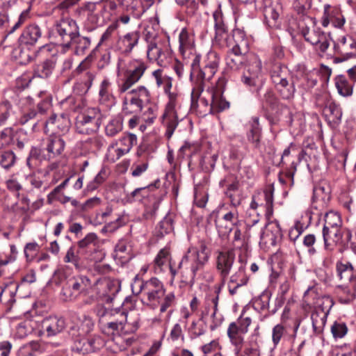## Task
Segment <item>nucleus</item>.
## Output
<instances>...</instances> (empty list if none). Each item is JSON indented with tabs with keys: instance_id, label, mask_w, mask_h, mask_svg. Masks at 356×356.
I'll return each instance as SVG.
<instances>
[{
	"instance_id": "36",
	"label": "nucleus",
	"mask_w": 356,
	"mask_h": 356,
	"mask_svg": "<svg viewBox=\"0 0 356 356\" xmlns=\"http://www.w3.org/2000/svg\"><path fill=\"white\" fill-rule=\"evenodd\" d=\"M250 62L248 72L250 74V77H246V85H256L255 78L258 77L261 70V63L259 59L254 56L250 55Z\"/></svg>"
},
{
	"instance_id": "30",
	"label": "nucleus",
	"mask_w": 356,
	"mask_h": 356,
	"mask_svg": "<svg viewBox=\"0 0 356 356\" xmlns=\"http://www.w3.org/2000/svg\"><path fill=\"white\" fill-rule=\"evenodd\" d=\"M92 285L90 279L84 275L74 277L71 284L72 289L78 292L79 295L92 293Z\"/></svg>"
},
{
	"instance_id": "26",
	"label": "nucleus",
	"mask_w": 356,
	"mask_h": 356,
	"mask_svg": "<svg viewBox=\"0 0 356 356\" xmlns=\"http://www.w3.org/2000/svg\"><path fill=\"white\" fill-rule=\"evenodd\" d=\"M337 293L340 303L344 305L350 303L356 296V282L350 283L348 286H339Z\"/></svg>"
},
{
	"instance_id": "50",
	"label": "nucleus",
	"mask_w": 356,
	"mask_h": 356,
	"mask_svg": "<svg viewBox=\"0 0 356 356\" xmlns=\"http://www.w3.org/2000/svg\"><path fill=\"white\" fill-rule=\"evenodd\" d=\"M40 344L38 341H32L20 347L18 356H35L39 350Z\"/></svg>"
},
{
	"instance_id": "17",
	"label": "nucleus",
	"mask_w": 356,
	"mask_h": 356,
	"mask_svg": "<svg viewBox=\"0 0 356 356\" xmlns=\"http://www.w3.org/2000/svg\"><path fill=\"white\" fill-rule=\"evenodd\" d=\"M305 39L316 47V49L324 53L330 46V38L319 29L308 31L304 33Z\"/></svg>"
},
{
	"instance_id": "16",
	"label": "nucleus",
	"mask_w": 356,
	"mask_h": 356,
	"mask_svg": "<svg viewBox=\"0 0 356 356\" xmlns=\"http://www.w3.org/2000/svg\"><path fill=\"white\" fill-rule=\"evenodd\" d=\"M282 232L277 221L268 222L261 236V243L267 246H275L282 238Z\"/></svg>"
},
{
	"instance_id": "7",
	"label": "nucleus",
	"mask_w": 356,
	"mask_h": 356,
	"mask_svg": "<svg viewBox=\"0 0 356 356\" xmlns=\"http://www.w3.org/2000/svg\"><path fill=\"white\" fill-rule=\"evenodd\" d=\"M122 99V111L126 114L140 113L145 103L150 101L151 95L148 89L140 86L136 88L129 90Z\"/></svg>"
},
{
	"instance_id": "23",
	"label": "nucleus",
	"mask_w": 356,
	"mask_h": 356,
	"mask_svg": "<svg viewBox=\"0 0 356 356\" xmlns=\"http://www.w3.org/2000/svg\"><path fill=\"white\" fill-rule=\"evenodd\" d=\"M65 146V141L60 136L50 135L45 141V149L47 151L49 159H54L60 155Z\"/></svg>"
},
{
	"instance_id": "10",
	"label": "nucleus",
	"mask_w": 356,
	"mask_h": 356,
	"mask_svg": "<svg viewBox=\"0 0 356 356\" xmlns=\"http://www.w3.org/2000/svg\"><path fill=\"white\" fill-rule=\"evenodd\" d=\"M103 115L98 108H90L77 116L75 123L76 131L81 134H90L97 131L102 124Z\"/></svg>"
},
{
	"instance_id": "48",
	"label": "nucleus",
	"mask_w": 356,
	"mask_h": 356,
	"mask_svg": "<svg viewBox=\"0 0 356 356\" xmlns=\"http://www.w3.org/2000/svg\"><path fill=\"white\" fill-rule=\"evenodd\" d=\"M330 197V192L326 191L322 186H315L313 189L312 200L315 202H321L323 205L326 204Z\"/></svg>"
},
{
	"instance_id": "35",
	"label": "nucleus",
	"mask_w": 356,
	"mask_h": 356,
	"mask_svg": "<svg viewBox=\"0 0 356 356\" xmlns=\"http://www.w3.org/2000/svg\"><path fill=\"white\" fill-rule=\"evenodd\" d=\"M341 225H343V221L339 213L330 211L324 216V224L322 231L327 232L330 229L339 227Z\"/></svg>"
},
{
	"instance_id": "15",
	"label": "nucleus",
	"mask_w": 356,
	"mask_h": 356,
	"mask_svg": "<svg viewBox=\"0 0 356 356\" xmlns=\"http://www.w3.org/2000/svg\"><path fill=\"white\" fill-rule=\"evenodd\" d=\"M345 22L346 19L342 15L339 7H332L329 4L324 5L321 21L323 27H327L330 23H332L334 27L340 29L343 26Z\"/></svg>"
},
{
	"instance_id": "5",
	"label": "nucleus",
	"mask_w": 356,
	"mask_h": 356,
	"mask_svg": "<svg viewBox=\"0 0 356 356\" xmlns=\"http://www.w3.org/2000/svg\"><path fill=\"white\" fill-rule=\"evenodd\" d=\"M172 85V79L168 76L163 82V85L161 86L168 97V102L162 115V122L166 127V136L168 138H170L172 136L178 125L177 108L179 104L177 95L170 92Z\"/></svg>"
},
{
	"instance_id": "24",
	"label": "nucleus",
	"mask_w": 356,
	"mask_h": 356,
	"mask_svg": "<svg viewBox=\"0 0 356 356\" xmlns=\"http://www.w3.org/2000/svg\"><path fill=\"white\" fill-rule=\"evenodd\" d=\"M127 3V10L133 17L139 19L144 13L154 3V0H124Z\"/></svg>"
},
{
	"instance_id": "2",
	"label": "nucleus",
	"mask_w": 356,
	"mask_h": 356,
	"mask_svg": "<svg viewBox=\"0 0 356 356\" xmlns=\"http://www.w3.org/2000/svg\"><path fill=\"white\" fill-rule=\"evenodd\" d=\"M94 312L99 318L98 324L101 332L112 337L115 343L122 341L121 334L124 333L127 314L121 310L108 309L103 305H97Z\"/></svg>"
},
{
	"instance_id": "14",
	"label": "nucleus",
	"mask_w": 356,
	"mask_h": 356,
	"mask_svg": "<svg viewBox=\"0 0 356 356\" xmlns=\"http://www.w3.org/2000/svg\"><path fill=\"white\" fill-rule=\"evenodd\" d=\"M119 290L118 283L113 280L106 278L97 280L92 285V294L91 299L95 300L98 297L110 296L115 295Z\"/></svg>"
},
{
	"instance_id": "13",
	"label": "nucleus",
	"mask_w": 356,
	"mask_h": 356,
	"mask_svg": "<svg viewBox=\"0 0 356 356\" xmlns=\"http://www.w3.org/2000/svg\"><path fill=\"white\" fill-rule=\"evenodd\" d=\"M322 234L326 250L330 248V241L342 250L347 249L352 238L350 230L343 225L330 229L327 232L322 231Z\"/></svg>"
},
{
	"instance_id": "58",
	"label": "nucleus",
	"mask_w": 356,
	"mask_h": 356,
	"mask_svg": "<svg viewBox=\"0 0 356 356\" xmlns=\"http://www.w3.org/2000/svg\"><path fill=\"white\" fill-rule=\"evenodd\" d=\"M219 57L216 52L215 51H209L206 55L203 65L207 66V67H210V69H213L217 71L219 63Z\"/></svg>"
},
{
	"instance_id": "57",
	"label": "nucleus",
	"mask_w": 356,
	"mask_h": 356,
	"mask_svg": "<svg viewBox=\"0 0 356 356\" xmlns=\"http://www.w3.org/2000/svg\"><path fill=\"white\" fill-rule=\"evenodd\" d=\"M345 46H349L351 49H356V41L350 38L348 42L346 37L343 36L339 42L334 44L335 52L345 54Z\"/></svg>"
},
{
	"instance_id": "31",
	"label": "nucleus",
	"mask_w": 356,
	"mask_h": 356,
	"mask_svg": "<svg viewBox=\"0 0 356 356\" xmlns=\"http://www.w3.org/2000/svg\"><path fill=\"white\" fill-rule=\"evenodd\" d=\"M179 50L181 54L186 57L193 54V40L186 29H182L179 35Z\"/></svg>"
},
{
	"instance_id": "19",
	"label": "nucleus",
	"mask_w": 356,
	"mask_h": 356,
	"mask_svg": "<svg viewBox=\"0 0 356 356\" xmlns=\"http://www.w3.org/2000/svg\"><path fill=\"white\" fill-rule=\"evenodd\" d=\"M51 101L47 97L37 105V109L34 108H29L23 112L22 116L20 119L22 124L26 123L29 120L36 118L38 120H40L47 111L51 108Z\"/></svg>"
},
{
	"instance_id": "61",
	"label": "nucleus",
	"mask_w": 356,
	"mask_h": 356,
	"mask_svg": "<svg viewBox=\"0 0 356 356\" xmlns=\"http://www.w3.org/2000/svg\"><path fill=\"white\" fill-rule=\"evenodd\" d=\"M316 236L314 234H309L304 236L302 243L307 248L308 254L313 256L316 253V249L314 247L316 243Z\"/></svg>"
},
{
	"instance_id": "43",
	"label": "nucleus",
	"mask_w": 356,
	"mask_h": 356,
	"mask_svg": "<svg viewBox=\"0 0 356 356\" xmlns=\"http://www.w3.org/2000/svg\"><path fill=\"white\" fill-rule=\"evenodd\" d=\"M118 142V147L126 154L129 153L132 147L137 143V137L134 134H128L122 136Z\"/></svg>"
},
{
	"instance_id": "34",
	"label": "nucleus",
	"mask_w": 356,
	"mask_h": 356,
	"mask_svg": "<svg viewBox=\"0 0 356 356\" xmlns=\"http://www.w3.org/2000/svg\"><path fill=\"white\" fill-rule=\"evenodd\" d=\"M123 129V118L117 115L108 120L105 127V134L108 137H113Z\"/></svg>"
},
{
	"instance_id": "56",
	"label": "nucleus",
	"mask_w": 356,
	"mask_h": 356,
	"mask_svg": "<svg viewBox=\"0 0 356 356\" xmlns=\"http://www.w3.org/2000/svg\"><path fill=\"white\" fill-rule=\"evenodd\" d=\"M286 332V327L282 324H277L272 330V341L274 347H277L282 338Z\"/></svg>"
},
{
	"instance_id": "4",
	"label": "nucleus",
	"mask_w": 356,
	"mask_h": 356,
	"mask_svg": "<svg viewBox=\"0 0 356 356\" xmlns=\"http://www.w3.org/2000/svg\"><path fill=\"white\" fill-rule=\"evenodd\" d=\"M124 0H100L87 2L84 9L87 12V20L95 26L110 22L116 15L118 8Z\"/></svg>"
},
{
	"instance_id": "27",
	"label": "nucleus",
	"mask_w": 356,
	"mask_h": 356,
	"mask_svg": "<svg viewBox=\"0 0 356 356\" xmlns=\"http://www.w3.org/2000/svg\"><path fill=\"white\" fill-rule=\"evenodd\" d=\"M245 54L242 53L239 45H234L229 54L227 65L234 70H239L243 68Z\"/></svg>"
},
{
	"instance_id": "22",
	"label": "nucleus",
	"mask_w": 356,
	"mask_h": 356,
	"mask_svg": "<svg viewBox=\"0 0 356 356\" xmlns=\"http://www.w3.org/2000/svg\"><path fill=\"white\" fill-rule=\"evenodd\" d=\"M42 327L49 337L55 336L61 332L65 327V322L63 318L49 316L43 320Z\"/></svg>"
},
{
	"instance_id": "29",
	"label": "nucleus",
	"mask_w": 356,
	"mask_h": 356,
	"mask_svg": "<svg viewBox=\"0 0 356 356\" xmlns=\"http://www.w3.org/2000/svg\"><path fill=\"white\" fill-rule=\"evenodd\" d=\"M234 261L232 252H220L217 257V268L220 271L223 277L227 276Z\"/></svg>"
},
{
	"instance_id": "47",
	"label": "nucleus",
	"mask_w": 356,
	"mask_h": 356,
	"mask_svg": "<svg viewBox=\"0 0 356 356\" xmlns=\"http://www.w3.org/2000/svg\"><path fill=\"white\" fill-rule=\"evenodd\" d=\"M173 220L170 215H167L159 224L157 227V235L163 237L173 231Z\"/></svg>"
},
{
	"instance_id": "44",
	"label": "nucleus",
	"mask_w": 356,
	"mask_h": 356,
	"mask_svg": "<svg viewBox=\"0 0 356 356\" xmlns=\"http://www.w3.org/2000/svg\"><path fill=\"white\" fill-rule=\"evenodd\" d=\"M259 325L257 324L254 328V334L249 341V348L246 347V356H259V347L258 344Z\"/></svg>"
},
{
	"instance_id": "1",
	"label": "nucleus",
	"mask_w": 356,
	"mask_h": 356,
	"mask_svg": "<svg viewBox=\"0 0 356 356\" xmlns=\"http://www.w3.org/2000/svg\"><path fill=\"white\" fill-rule=\"evenodd\" d=\"M216 72L204 65L195 74L197 79L191 92V107L196 108L198 100L205 107H209V111L218 113L229 107V103L227 102L222 95L226 85V79L222 76L218 79L215 86H208L204 90L205 82L209 81Z\"/></svg>"
},
{
	"instance_id": "25",
	"label": "nucleus",
	"mask_w": 356,
	"mask_h": 356,
	"mask_svg": "<svg viewBox=\"0 0 356 356\" xmlns=\"http://www.w3.org/2000/svg\"><path fill=\"white\" fill-rule=\"evenodd\" d=\"M95 78V73L88 71L74 83L73 86L74 92L79 95H85L91 88Z\"/></svg>"
},
{
	"instance_id": "53",
	"label": "nucleus",
	"mask_w": 356,
	"mask_h": 356,
	"mask_svg": "<svg viewBox=\"0 0 356 356\" xmlns=\"http://www.w3.org/2000/svg\"><path fill=\"white\" fill-rule=\"evenodd\" d=\"M106 173L105 170L102 169L95 178L86 186L87 192H92L96 190L106 179Z\"/></svg>"
},
{
	"instance_id": "46",
	"label": "nucleus",
	"mask_w": 356,
	"mask_h": 356,
	"mask_svg": "<svg viewBox=\"0 0 356 356\" xmlns=\"http://www.w3.org/2000/svg\"><path fill=\"white\" fill-rule=\"evenodd\" d=\"M218 296H209L208 298V305L210 303L213 305L212 307V314H211V318L213 320L212 323L210 325V329L211 330H214L217 327H218L222 322V318L221 316H217V309H218Z\"/></svg>"
},
{
	"instance_id": "21",
	"label": "nucleus",
	"mask_w": 356,
	"mask_h": 356,
	"mask_svg": "<svg viewBox=\"0 0 356 356\" xmlns=\"http://www.w3.org/2000/svg\"><path fill=\"white\" fill-rule=\"evenodd\" d=\"M170 259L168 248H164L160 250L151 264L153 272L157 275L164 273L171 264Z\"/></svg>"
},
{
	"instance_id": "3",
	"label": "nucleus",
	"mask_w": 356,
	"mask_h": 356,
	"mask_svg": "<svg viewBox=\"0 0 356 356\" xmlns=\"http://www.w3.org/2000/svg\"><path fill=\"white\" fill-rule=\"evenodd\" d=\"M210 252L204 243L199 247H190L178 265L181 277L194 281L197 273L202 270L209 261Z\"/></svg>"
},
{
	"instance_id": "33",
	"label": "nucleus",
	"mask_w": 356,
	"mask_h": 356,
	"mask_svg": "<svg viewBox=\"0 0 356 356\" xmlns=\"http://www.w3.org/2000/svg\"><path fill=\"white\" fill-rule=\"evenodd\" d=\"M337 272L341 280H348L350 283L356 282V275H355L354 268L351 263H337Z\"/></svg>"
},
{
	"instance_id": "64",
	"label": "nucleus",
	"mask_w": 356,
	"mask_h": 356,
	"mask_svg": "<svg viewBox=\"0 0 356 356\" xmlns=\"http://www.w3.org/2000/svg\"><path fill=\"white\" fill-rule=\"evenodd\" d=\"M60 295L63 300L65 301H74L80 296L78 292L72 289V286L71 285L63 287Z\"/></svg>"
},
{
	"instance_id": "39",
	"label": "nucleus",
	"mask_w": 356,
	"mask_h": 356,
	"mask_svg": "<svg viewBox=\"0 0 356 356\" xmlns=\"http://www.w3.org/2000/svg\"><path fill=\"white\" fill-rule=\"evenodd\" d=\"M335 86L338 92L341 96L349 97L352 95L353 86L348 82L345 76H337L335 78Z\"/></svg>"
},
{
	"instance_id": "55",
	"label": "nucleus",
	"mask_w": 356,
	"mask_h": 356,
	"mask_svg": "<svg viewBox=\"0 0 356 356\" xmlns=\"http://www.w3.org/2000/svg\"><path fill=\"white\" fill-rule=\"evenodd\" d=\"M12 145L16 144L19 149H23L25 143L27 142V134L23 129L13 131L12 137Z\"/></svg>"
},
{
	"instance_id": "52",
	"label": "nucleus",
	"mask_w": 356,
	"mask_h": 356,
	"mask_svg": "<svg viewBox=\"0 0 356 356\" xmlns=\"http://www.w3.org/2000/svg\"><path fill=\"white\" fill-rule=\"evenodd\" d=\"M139 40L138 32L134 31L126 34L122 38V44L124 46L126 51H131L138 44Z\"/></svg>"
},
{
	"instance_id": "63",
	"label": "nucleus",
	"mask_w": 356,
	"mask_h": 356,
	"mask_svg": "<svg viewBox=\"0 0 356 356\" xmlns=\"http://www.w3.org/2000/svg\"><path fill=\"white\" fill-rule=\"evenodd\" d=\"M29 18V11L28 10H25L21 13L19 15L17 21L14 23V24L9 28L8 33H13L19 29Z\"/></svg>"
},
{
	"instance_id": "6",
	"label": "nucleus",
	"mask_w": 356,
	"mask_h": 356,
	"mask_svg": "<svg viewBox=\"0 0 356 356\" xmlns=\"http://www.w3.org/2000/svg\"><path fill=\"white\" fill-rule=\"evenodd\" d=\"M270 78L275 89L284 99H291L294 97L296 88L290 70L287 67L280 64L273 66Z\"/></svg>"
},
{
	"instance_id": "11",
	"label": "nucleus",
	"mask_w": 356,
	"mask_h": 356,
	"mask_svg": "<svg viewBox=\"0 0 356 356\" xmlns=\"http://www.w3.org/2000/svg\"><path fill=\"white\" fill-rule=\"evenodd\" d=\"M147 70V65L141 60L131 62L125 71L124 78L118 82V91L123 94L138 83Z\"/></svg>"
},
{
	"instance_id": "38",
	"label": "nucleus",
	"mask_w": 356,
	"mask_h": 356,
	"mask_svg": "<svg viewBox=\"0 0 356 356\" xmlns=\"http://www.w3.org/2000/svg\"><path fill=\"white\" fill-rule=\"evenodd\" d=\"M110 86V81L105 79L102 81L99 91V102L108 106L112 104L113 100V97L109 91Z\"/></svg>"
},
{
	"instance_id": "49",
	"label": "nucleus",
	"mask_w": 356,
	"mask_h": 356,
	"mask_svg": "<svg viewBox=\"0 0 356 356\" xmlns=\"http://www.w3.org/2000/svg\"><path fill=\"white\" fill-rule=\"evenodd\" d=\"M325 112L329 113L331 120L334 122H339L342 117V111L339 104L334 102H330L325 107Z\"/></svg>"
},
{
	"instance_id": "59",
	"label": "nucleus",
	"mask_w": 356,
	"mask_h": 356,
	"mask_svg": "<svg viewBox=\"0 0 356 356\" xmlns=\"http://www.w3.org/2000/svg\"><path fill=\"white\" fill-rule=\"evenodd\" d=\"M177 5L185 9L189 15H193L198 8V3L195 0H175Z\"/></svg>"
},
{
	"instance_id": "32",
	"label": "nucleus",
	"mask_w": 356,
	"mask_h": 356,
	"mask_svg": "<svg viewBox=\"0 0 356 356\" xmlns=\"http://www.w3.org/2000/svg\"><path fill=\"white\" fill-rule=\"evenodd\" d=\"M56 60L53 58L45 60L36 67L34 70V76L41 79L49 78L56 67Z\"/></svg>"
},
{
	"instance_id": "62",
	"label": "nucleus",
	"mask_w": 356,
	"mask_h": 356,
	"mask_svg": "<svg viewBox=\"0 0 356 356\" xmlns=\"http://www.w3.org/2000/svg\"><path fill=\"white\" fill-rule=\"evenodd\" d=\"M9 30V17L5 14H0V40L2 42L10 35Z\"/></svg>"
},
{
	"instance_id": "20",
	"label": "nucleus",
	"mask_w": 356,
	"mask_h": 356,
	"mask_svg": "<svg viewBox=\"0 0 356 356\" xmlns=\"http://www.w3.org/2000/svg\"><path fill=\"white\" fill-rule=\"evenodd\" d=\"M167 47H163L161 42L155 40L151 42L147 48V57L151 60L156 61L162 66L167 63Z\"/></svg>"
},
{
	"instance_id": "60",
	"label": "nucleus",
	"mask_w": 356,
	"mask_h": 356,
	"mask_svg": "<svg viewBox=\"0 0 356 356\" xmlns=\"http://www.w3.org/2000/svg\"><path fill=\"white\" fill-rule=\"evenodd\" d=\"M199 149V145L197 143H191L185 142V143L179 148L178 152V158L183 159L185 154L192 155L195 154Z\"/></svg>"
},
{
	"instance_id": "28",
	"label": "nucleus",
	"mask_w": 356,
	"mask_h": 356,
	"mask_svg": "<svg viewBox=\"0 0 356 356\" xmlns=\"http://www.w3.org/2000/svg\"><path fill=\"white\" fill-rule=\"evenodd\" d=\"M213 18L216 32L215 39L220 42L223 40L227 35V26L224 23L223 15L220 6H218V8L213 12Z\"/></svg>"
},
{
	"instance_id": "18",
	"label": "nucleus",
	"mask_w": 356,
	"mask_h": 356,
	"mask_svg": "<svg viewBox=\"0 0 356 356\" xmlns=\"http://www.w3.org/2000/svg\"><path fill=\"white\" fill-rule=\"evenodd\" d=\"M42 35L40 27L36 24H31L23 30L18 41L20 45L34 46Z\"/></svg>"
},
{
	"instance_id": "37",
	"label": "nucleus",
	"mask_w": 356,
	"mask_h": 356,
	"mask_svg": "<svg viewBox=\"0 0 356 356\" xmlns=\"http://www.w3.org/2000/svg\"><path fill=\"white\" fill-rule=\"evenodd\" d=\"M90 43V39L88 37L81 36L79 31L78 34L72 40L71 46L74 47L76 54L81 55L89 49Z\"/></svg>"
},
{
	"instance_id": "41",
	"label": "nucleus",
	"mask_w": 356,
	"mask_h": 356,
	"mask_svg": "<svg viewBox=\"0 0 356 356\" xmlns=\"http://www.w3.org/2000/svg\"><path fill=\"white\" fill-rule=\"evenodd\" d=\"M210 220H213L219 234L225 236L232 230V223L225 222L223 219L217 218V212L213 211L209 216Z\"/></svg>"
},
{
	"instance_id": "54",
	"label": "nucleus",
	"mask_w": 356,
	"mask_h": 356,
	"mask_svg": "<svg viewBox=\"0 0 356 356\" xmlns=\"http://www.w3.org/2000/svg\"><path fill=\"white\" fill-rule=\"evenodd\" d=\"M331 332L335 339L343 338L348 332V327L345 323L335 321L331 326Z\"/></svg>"
},
{
	"instance_id": "8",
	"label": "nucleus",
	"mask_w": 356,
	"mask_h": 356,
	"mask_svg": "<svg viewBox=\"0 0 356 356\" xmlns=\"http://www.w3.org/2000/svg\"><path fill=\"white\" fill-rule=\"evenodd\" d=\"M138 293L142 296V302L152 307H157L160 300L165 294V289L161 281L156 277H152L138 283Z\"/></svg>"
},
{
	"instance_id": "40",
	"label": "nucleus",
	"mask_w": 356,
	"mask_h": 356,
	"mask_svg": "<svg viewBox=\"0 0 356 356\" xmlns=\"http://www.w3.org/2000/svg\"><path fill=\"white\" fill-rule=\"evenodd\" d=\"M311 319L314 332L316 334H321L326 323L327 314L323 312L321 314L314 312L311 315Z\"/></svg>"
},
{
	"instance_id": "45",
	"label": "nucleus",
	"mask_w": 356,
	"mask_h": 356,
	"mask_svg": "<svg viewBox=\"0 0 356 356\" xmlns=\"http://www.w3.org/2000/svg\"><path fill=\"white\" fill-rule=\"evenodd\" d=\"M270 297L267 293H263L259 296L254 297L248 304V307H252L256 311L261 312L268 308Z\"/></svg>"
},
{
	"instance_id": "9",
	"label": "nucleus",
	"mask_w": 356,
	"mask_h": 356,
	"mask_svg": "<svg viewBox=\"0 0 356 356\" xmlns=\"http://www.w3.org/2000/svg\"><path fill=\"white\" fill-rule=\"evenodd\" d=\"M54 31L56 42L65 51L71 47L72 40L78 34L79 28L74 19L64 18L56 24Z\"/></svg>"
},
{
	"instance_id": "12",
	"label": "nucleus",
	"mask_w": 356,
	"mask_h": 356,
	"mask_svg": "<svg viewBox=\"0 0 356 356\" xmlns=\"http://www.w3.org/2000/svg\"><path fill=\"white\" fill-rule=\"evenodd\" d=\"M245 307L243 309L240 316L232 322L227 328V335L233 346L236 356H244L242 349L244 346L245 337V318H243Z\"/></svg>"
},
{
	"instance_id": "51",
	"label": "nucleus",
	"mask_w": 356,
	"mask_h": 356,
	"mask_svg": "<svg viewBox=\"0 0 356 356\" xmlns=\"http://www.w3.org/2000/svg\"><path fill=\"white\" fill-rule=\"evenodd\" d=\"M16 161V156L12 151H5L0 152V165L9 169L14 165Z\"/></svg>"
},
{
	"instance_id": "42",
	"label": "nucleus",
	"mask_w": 356,
	"mask_h": 356,
	"mask_svg": "<svg viewBox=\"0 0 356 356\" xmlns=\"http://www.w3.org/2000/svg\"><path fill=\"white\" fill-rule=\"evenodd\" d=\"M124 155L125 153L118 147V142L113 141L108 147L106 158L108 162L115 163Z\"/></svg>"
}]
</instances>
